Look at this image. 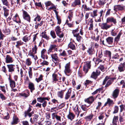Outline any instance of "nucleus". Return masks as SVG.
<instances>
[{"label":"nucleus","mask_w":125,"mask_h":125,"mask_svg":"<svg viewBox=\"0 0 125 125\" xmlns=\"http://www.w3.org/2000/svg\"><path fill=\"white\" fill-rule=\"evenodd\" d=\"M87 52L89 55H92L95 53V51L92 47L89 48L87 51Z\"/></svg>","instance_id":"nucleus-23"},{"label":"nucleus","mask_w":125,"mask_h":125,"mask_svg":"<svg viewBox=\"0 0 125 125\" xmlns=\"http://www.w3.org/2000/svg\"><path fill=\"white\" fill-rule=\"evenodd\" d=\"M63 106H61V105H60L59 106L58 108H56V107H53L51 109L50 112H56L59 109H61L62 107Z\"/></svg>","instance_id":"nucleus-35"},{"label":"nucleus","mask_w":125,"mask_h":125,"mask_svg":"<svg viewBox=\"0 0 125 125\" xmlns=\"http://www.w3.org/2000/svg\"><path fill=\"white\" fill-rule=\"evenodd\" d=\"M50 34L53 38L54 39L56 38V35L54 31H51Z\"/></svg>","instance_id":"nucleus-54"},{"label":"nucleus","mask_w":125,"mask_h":125,"mask_svg":"<svg viewBox=\"0 0 125 125\" xmlns=\"http://www.w3.org/2000/svg\"><path fill=\"white\" fill-rule=\"evenodd\" d=\"M51 56L52 60L54 62H57L58 60V57L57 54L56 53L52 54H51Z\"/></svg>","instance_id":"nucleus-21"},{"label":"nucleus","mask_w":125,"mask_h":125,"mask_svg":"<svg viewBox=\"0 0 125 125\" xmlns=\"http://www.w3.org/2000/svg\"><path fill=\"white\" fill-rule=\"evenodd\" d=\"M30 39V36H24L22 38V40L25 42H27Z\"/></svg>","instance_id":"nucleus-38"},{"label":"nucleus","mask_w":125,"mask_h":125,"mask_svg":"<svg viewBox=\"0 0 125 125\" xmlns=\"http://www.w3.org/2000/svg\"><path fill=\"white\" fill-rule=\"evenodd\" d=\"M107 0H99L98 1L99 4L101 6L103 5Z\"/></svg>","instance_id":"nucleus-41"},{"label":"nucleus","mask_w":125,"mask_h":125,"mask_svg":"<svg viewBox=\"0 0 125 125\" xmlns=\"http://www.w3.org/2000/svg\"><path fill=\"white\" fill-rule=\"evenodd\" d=\"M118 116H115L113 118L112 123H117V122L118 120Z\"/></svg>","instance_id":"nucleus-53"},{"label":"nucleus","mask_w":125,"mask_h":125,"mask_svg":"<svg viewBox=\"0 0 125 125\" xmlns=\"http://www.w3.org/2000/svg\"><path fill=\"white\" fill-rule=\"evenodd\" d=\"M15 29L14 30V33L17 36H18L20 35V33L18 32V30L19 29L18 27H15Z\"/></svg>","instance_id":"nucleus-52"},{"label":"nucleus","mask_w":125,"mask_h":125,"mask_svg":"<svg viewBox=\"0 0 125 125\" xmlns=\"http://www.w3.org/2000/svg\"><path fill=\"white\" fill-rule=\"evenodd\" d=\"M100 69L103 72H104L105 71V68L103 65H100V66L97 68V70H98L99 71H100L99 70Z\"/></svg>","instance_id":"nucleus-51"},{"label":"nucleus","mask_w":125,"mask_h":125,"mask_svg":"<svg viewBox=\"0 0 125 125\" xmlns=\"http://www.w3.org/2000/svg\"><path fill=\"white\" fill-rule=\"evenodd\" d=\"M114 104L113 100H111L110 98H108L107 99V102L104 104V106H106L107 104H108L109 106H111Z\"/></svg>","instance_id":"nucleus-28"},{"label":"nucleus","mask_w":125,"mask_h":125,"mask_svg":"<svg viewBox=\"0 0 125 125\" xmlns=\"http://www.w3.org/2000/svg\"><path fill=\"white\" fill-rule=\"evenodd\" d=\"M52 82L53 83H55L57 81H58L59 80L60 82H61V75L59 73H56L54 72L52 74Z\"/></svg>","instance_id":"nucleus-2"},{"label":"nucleus","mask_w":125,"mask_h":125,"mask_svg":"<svg viewBox=\"0 0 125 125\" xmlns=\"http://www.w3.org/2000/svg\"><path fill=\"white\" fill-rule=\"evenodd\" d=\"M93 22V21L92 19H91L89 22L90 25V27L89 28V30L91 31L93 29L94 27Z\"/></svg>","instance_id":"nucleus-32"},{"label":"nucleus","mask_w":125,"mask_h":125,"mask_svg":"<svg viewBox=\"0 0 125 125\" xmlns=\"http://www.w3.org/2000/svg\"><path fill=\"white\" fill-rule=\"evenodd\" d=\"M119 110V107L117 106H115L114 108V111L113 112L114 114H115L118 112Z\"/></svg>","instance_id":"nucleus-58"},{"label":"nucleus","mask_w":125,"mask_h":125,"mask_svg":"<svg viewBox=\"0 0 125 125\" xmlns=\"http://www.w3.org/2000/svg\"><path fill=\"white\" fill-rule=\"evenodd\" d=\"M120 58V56L117 53L113 55L112 58L114 61H115L117 62V61Z\"/></svg>","instance_id":"nucleus-33"},{"label":"nucleus","mask_w":125,"mask_h":125,"mask_svg":"<svg viewBox=\"0 0 125 125\" xmlns=\"http://www.w3.org/2000/svg\"><path fill=\"white\" fill-rule=\"evenodd\" d=\"M39 115H38L34 114L33 118V120L32 118L30 119V121L32 123L34 122H36L37 123L38 121V117Z\"/></svg>","instance_id":"nucleus-19"},{"label":"nucleus","mask_w":125,"mask_h":125,"mask_svg":"<svg viewBox=\"0 0 125 125\" xmlns=\"http://www.w3.org/2000/svg\"><path fill=\"white\" fill-rule=\"evenodd\" d=\"M71 71L70 69V62H69L66 63L65 66L64 72L67 75V73H70Z\"/></svg>","instance_id":"nucleus-4"},{"label":"nucleus","mask_w":125,"mask_h":125,"mask_svg":"<svg viewBox=\"0 0 125 125\" xmlns=\"http://www.w3.org/2000/svg\"><path fill=\"white\" fill-rule=\"evenodd\" d=\"M100 71H99L98 70H96V72H94L92 73L91 77L95 79H96L97 76L100 74Z\"/></svg>","instance_id":"nucleus-8"},{"label":"nucleus","mask_w":125,"mask_h":125,"mask_svg":"<svg viewBox=\"0 0 125 125\" xmlns=\"http://www.w3.org/2000/svg\"><path fill=\"white\" fill-rule=\"evenodd\" d=\"M50 99V98L42 97H38L37 98V101L41 103H43V102H44V101L46 100H47L48 101Z\"/></svg>","instance_id":"nucleus-20"},{"label":"nucleus","mask_w":125,"mask_h":125,"mask_svg":"<svg viewBox=\"0 0 125 125\" xmlns=\"http://www.w3.org/2000/svg\"><path fill=\"white\" fill-rule=\"evenodd\" d=\"M8 69V72L12 73L14 71V67L15 66L14 65L12 64H8L7 65Z\"/></svg>","instance_id":"nucleus-11"},{"label":"nucleus","mask_w":125,"mask_h":125,"mask_svg":"<svg viewBox=\"0 0 125 125\" xmlns=\"http://www.w3.org/2000/svg\"><path fill=\"white\" fill-rule=\"evenodd\" d=\"M73 110L74 111L76 114L77 115V116L78 117L80 114V112L79 110L78 107H75L73 108Z\"/></svg>","instance_id":"nucleus-40"},{"label":"nucleus","mask_w":125,"mask_h":125,"mask_svg":"<svg viewBox=\"0 0 125 125\" xmlns=\"http://www.w3.org/2000/svg\"><path fill=\"white\" fill-rule=\"evenodd\" d=\"M43 76L42 75H41L38 78H36L35 79L36 81L38 83L42 80Z\"/></svg>","instance_id":"nucleus-61"},{"label":"nucleus","mask_w":125,"mask_h":125,"mask_svg":"<svg viewBox=\"0 0 125 125\" xmlns=\"http://www.w3.org/2000/svg\"><path fill=\"white\" fill-rule=\"evenodd\" d=\"M68 46L72 50H74L75 49V45L72 42H70L68 44Z\"/></svg>","instance_id":"nucleus-48"},{"label":"nucleus","mask_w":125,"mask_h":125,"mask_svg":"<svg viewBox=\"0 0 125 125\" xmlns=\"http://www.w3.org/2000/svg\"><path fill=\"white\" fill-rule=\"evenodd\" d=\"M74 37L76 38L78 42H80L82 39V37L79 34H78Z\"/></svg>","instance_id":"nucleus-57"},{"label":"nucleus","mask_w":125,"mask_h":125,"mask_svg":"<svg viewBox=\"0 0 125 125\" xmlns=\"http://www.w3.org/2000/svg\"><path fill=\"white\" fill-rule=\"evenodd\" d=\"M61 30V29L59 26H57L56 27L55 31L56 34L62 32Z\"/></svg>","instance_id":"nucleus-50"},{"label":"nucleus","mask_w":125,"mask_h":125,"mask_svg":"<svg viewBox=\"0 0 125 125\" xmlns=\"http://www.w3.org/2000/svg\"><path fill=\"white\" fill-rule=\"evenodd\" d=\"M6 63H11L13 62L12 58L9 55H7L6 58Z\"/></svg>","instance_id":"nucleus-26"},{"label":"nucleus","mask_w":125,"mask_h":125,"mask_svg":"<svg viewBox=\"0 0 125 125\" xmlns=\"http://www.w3.org/2000/svg\"><path fill=\"white\" fill-rule=\"evenodd\" d=\"M122 34V32L120 31L117 35V36L115 38V41H118L119 40L120 37Z\"/></svg>","instance_id":"nucleus-43"},{"label":"nucleus","mask_w":125,"mask_h":125,"mask_svg":"<svg viewBox=\"0 0 125 125\" xmlns=\"http://www.w3.org/2000/svg\"><path fill=\"white\" fill-rule=\"evenodd\" d=\"M104 53L106 55L110 57L111 56V52L110 51L106 50L105 51Z\"/></svg>","instance_id":"nucleus-64"},{"label":"nucleus","mask_w":125,"mask_h":125,"mask_svg":"<svg viewBox=\"0 0 125 125\" xmlns=\"http://www.w3.org/2000/svg\"><path fill=\"white\" fill-rule=\"evenodd\" d=\"M19 95L21 96H22L25 98H27L30 95V92L29 91L27 90L24 92L19 93Z\"/></svg>","instance_id":"nucleus-10"},{"label":"nucleus","mask_w":125,"mask_h":125,"mask_svg":"<svg viewBox=\"0 0 125 125\" xmlns=\"http://www.w3.org/2000/svg\"><path fill=\"white\" fill-rule=\"evenodd\" d=\"M119 106L120 108V112H122L123 110H125V105L122 104Z\"/></svg>","instance_id":"nucleus-62"},{"label":"nucleus","mask_w":125,"mask_h":125,"mask_svg":"<svg viewBox=\"0 0 125 125\" xmlns=\"http://www.w3.org/2000/svg\"><path fill=\"white\" fill-rule=\"evenodd\" d=\"M28 73L29 78H32V73L31 67H29L28 71Z\"/></svg>","instance_id":"nucleus-45"},{"label":"nucleus","mask_w":125,"mask_h":125,"mask_svg":"<svg viewBox=\"0 0 125 125\" xmlns=\"http://www.w3.org/2000/svg\"><path fill=\"white\" fill-rule=\"evenodd\" d=\"M42 38L45 39L47 40H48L49 39V37L48 36L46 33V32L44 31L42 33Z\"/></svg>","instance_id":"nucleus-36"},{"label":"nucleus","mask_w":125,"mask_h":125,"mask_svg":"<svg viewBox=\"0 0 125 125\" xmlns=\"http://www.w3.org/2000/svg\"><path fill=\"white\" fill-rule=\"evenodd\" d=\"M61 116L58 115L56 114L55 113H53L52 114V116L53 119H54L55 118L56 119L57 121H61V118L62 116V114H61Z\"/></svg>","instance_id":"nucleus-9"},{"label":"nucleus","mask_w":125,"mask_h":125,"mask_svg":"<svg viewBox=\"0 0 125 125\" xmlns=\"http://www.w3.org/2000/svg\"><path fill=\"white\" fill-rule=\"evenodd\" d=\"M94 101V99L93 97L91 96L84 100L85 102L88 104H92Z\"/></svg>","instance_id":"nucleus-13"},{"label":"nucleus","mask_w":125,"mask_h":125,"mask_svg":"<svg viewBox=\"0 0 125 125\" xmlns=\"http://www.w3.org/2000/svg\"><path fill=\"white\" fill-rule=\"evenodd\" d=\"M86 104H84V105H82L81 106V109L83 111H86L85 112L86 113V112L87 110V109L86 107Z\"/></svg>","instance_id":"nucleus-63"},{"label":"nucleus","mask_w":125,"mask_h":125,"mask_svg":"<svg viewBox=\"0 0 125 125\" xmlns=\"http://www.w3.org/2000/svg\"><path fill=\"white\" fill-rule=\"evenodd\" d=\"M79 31V29L78 28L73 30L72 31V33L73 34L74 36L78 34H79V33H78Z\"/></svg>","instance_id":"nucleus-49"},{"label":"nucleus","mask_w":125,"mask_h":125,"mask_svg":"<svg viewBox=\"0 0 125 125\" xmlns=\"http://www.w3.org/2000/svg\"><path fill=\"white\" fill-rule=\"evenodd\" d=\"M23 17V19L30 22L31 17L30 15L26 11L22 10Z\"/></svg>","instance_id":"nucleus-3"},{"label":"nucleus","mask_w":125,"mask_h":125,"mask_svg":"<svg viewBox=\"0 0 125 125\" xmlns=\"http://www.w3.org/2000/svg\"><path fill=\"white\" fill-rule=\"evenodd\" d=\"M32 63V62L30 58H27L26 59L25 61V63L28 66L30 65Z\"/></svg>","instance_id":"nucleus-39"},{"label":"nucleus","mask_w":125,"mask_h":125,"mask_svg":"<svg viewBox=\"0 0 125 125\" xmlns=\"http://www.w3.org/2000/svg\"><path fill=\"white\" fill-rule=\"evenodd\" d=\"M10 31L9 29H6L3 31V32L6 35H8L10 33Z\"/></svg>","instance_id":"nucleus-59"},{"label":"nucleus","mask_w":125,"mask_h":125,"mask_svg":"<svg viewBox=\"0 0 125 125\" xmlns=\"http://www.w3.org/2000/svg\"><path fill=\"white\" fill-rule=\"evenodd\" d=\"M46 7H47L53 5V3L50 1H48L45 3Z\"/></svg>","instance_id":"nucleus-55"},{"label":"nucleus","mask_w":125,"mask_h":125,"mask_svg":"<svg viewBox=\"0 0 125 125\" xmlns=\"http://www.w3.org/2000/svg\"><path fill=\"white\" fill-rule=\"evenodd\" d=\"M59 55L63 57H66L68 55L66 52L64 50L62 52H60Z\"/></svg>","instance_id":"nucleus-60"},{"label":"nucleus","mask_w":125,"mask_h":125,"mask_svg":"<svg viewBox=\"0 0 125 125\" xmlns=\"http://www.w3.org/2000/svg\"><path fill=\"white\" fill-rule=\"evenodd\" d=\"M125 9V7L120 5L115 6L114 7V10L115 11L122 10Z\"/></svg>","instance_id":"nucleus-15"},{"label":"nucleus","mask_w":125,"mask_h":125,"mask_svg":"<svg viewBox=\"0 0 125 125\" xmlns=\"http://www.w3.org/2000/svg\"><path fill=\"white\" fill-rule=\"evenodd\" d=\"M57 36H58L60 39L57 38V39H56L54 41V43H56L57 41V40L59 42H61L62 40V38H63L64 36V34L63 32H61L57 34Z\"/></svg>","instance_id":"nucleus-12"},{"label":"nucleus","mask_w":125,"mask_h":125,"mask_svg":"<svg viewBox=\"0 0 125 125\" xmlns=\"http://www.w3.org/2000/svg\"><path fill=\"white\" fill-rule=\"evenodd\" d=\"M93 116L94 115L93 114H91L85 117V118L87 121H90L92 118Z\"/></svg>","instance_id":"nucleus-42"},{"label":"nucleus","mask_w":125,"mask_h":125,"mask_svg":"<svg viewBox=\"0 0 125 125\" xmlns=\"http://www.w3.org/2000/svg\"><path fill=\"white\" fill-rule=\"evenodd\" d=\"M33 112L31 113L25 112V116L26 117L27 116H28L29 117H31L32 115L33 114Z\"/></svg>","instance_id":"nucleus-56"},{"label":"nucleus","mask_w":125,"mask_h":125,"mask_svg":"<svg viewBox=\"0 0 125 125\" xmlns=\"http://www.w3.org/2000/svg\"><path fill=\"white\" fill-rule=\"evenodd\" d=\"M97 10H94L93 13H91V16L93 18L96 16L97 15Z\"/></svg>","instance_id":"nucleus-46"},{"label":"nucleus","mask_w":125,"mask_h":125,"mask_svg":"<svg viewBox=\"0 0 125 125\" xmlns=\"http://www.w3.org/2000/svg\"><path fill=\"white\" fill-rule=\"evenodd\" d=\"M116 79V78L115 77L110 78V77L107 76L105 77L104 80L103 84V85L105 84L106 83V81L109 79L108 81L106 84L105 86V88H106L111 85L113 82L114 80Z\"/></svg>","instance_id":"nucleus-1"},{"label":"nucleus","mask_w":125,"mask_h":125,"mask_svg":"<svg viewBox=\"0 0 125 125\" xmlns=\"http://www.w3.org/2000/svg\"><path fill=\"white\" fill-rule=\"evenodd\" d=\"M13 121L11 122V125H15L18 123V119L17 117L15 116H14L13 118Z\"/></svg>","instance_id":"nucleus-29"},{"label":"nucleus","mask_w":125,"mask_h":125,"mask_svg":"<svg viewBox=\"0 0 125 125\" xmlns=\"http://www.w3.org/2000/svg\"><path fill=\"white\" fill-rule=\"evenodd\" d=\"M56 47V45L55 44H51L50 45L49 49L47 51V53L50 54L51 52H53V50Z\"/></svg>","instance_id":"nucleus-17"},{"label":"nucleus","mask_w":125,"mask_h":125,"mask_svg":"<svg viewBox=\"0 0 125 125\" xmlns=\"http://www.w3.org/2000/svg\"><path fill=\"white\" fill-rule=\"evenodd\" d=\"M29 88L31 92V93L35 89L34 84L31 82H30L28 84Z\"/></svg>","instance_id":"nucleus-22"},{"label":"nucleus","mask_w":125,"mask_h":125,"mask_svg":"<svg viewBox=\"0 0 125 125\" xmlns=\"http://www.w3.org/2000/svg\"><path fill=\"white\" fill-rule=\"evenodd\" d=\"M107 23L106 22L102 23L100 25L101 29L103 30H107L112 25H108Z\"/></svg>","instance_id":"nucleus-6"},{"label":"nucleus","mask_w":125,"mask_h":125,"mask_svg":"<svg viewBox=\"0 0 125 125\" xmlns=\"http://www.w3.org/2000/svg\"><path fill=\"white\" fill-rule=\"evenodd\" d=\"M10 76L9 75V80L10 82V87L11 88L14 87L15 86V81L10 79Z\"/></svg>","instance_id":"nucleus-27"},{"label":"nucleus","mask_w":125,"mask_h":125,"mask_svg":"<svg viewBox=\"0 0 125 125\" xmlns=\"http://www.w3.org/2000/svg\"><path fill=\"white\" fill-rule=\"evenodd\" d=\"M80 5H81L80 0H75L72 3V6L73 7H74L77 5L79 6Z\"/></svg>","instance_id":"nucleus-30"},{"label":"nucleus","mask_w":125,"mask_h":125,"mask_svg":"<svg viewBox=\"0 0 125 125\" xmlns=\"http://www.w3.org/2000/svg\"><path fill=\"white\" fill-rule=\"evenodd\" d=\"M71 89L70 88L65 95L64 98L65 100H68L70 97L71 95Z\"/></svg>","instance_id":"nucleus-18"},{"label":"nucleus","mask_w":125,"mask_h":125,"mask_svg":"<svg viewBox=\"0 0 125 125\" xmlns=\"http://www.w3.org/2000/svg\"><path fill=\"white\" fill-rule=\"evenodd\" d=\"M118 70L120 72H123L125 70V62L121 63L118 67Z\"/></svg>","instance_id":"nucleus-5"},{"label":"nucleus","mask_w":125,"mask_h":125,"mask_svg":"<svg viewBox=\"0 0 125 125\" xmlns=\"http://www.w3.org/2000/svg\"><path fill=\"white\" fill-rule=\"evenodd\" d=\"M90 65L89 64H87L84 65L83 67V71L86 73L88 71V70L90 68Z\"/></svg>","instance_id":"nucleus-25"},{"label":"nucleus","mask_w":125,"mask_h":125,"mask_svg":"<svg viewBox=\"0 0 125 125\" xmlns=\"http://www.w3.org/2000/svg\"><path fill=\"white\" fill-rule=\"evenodd\" d=\"M46 51V50L45 49H43L41 51V58L44 60L47 59L48 58L47 55L45 54V52Z\"/></svg>","instance_id":"nucleus-16"},{"label":"nucleus","mask_w":125,"mask_h":125,"mask_svg":"<svg viewBox=\"0 0 125 125\" xmlns=\"http://www.w3.org/2000/svg\"><path fill=\"white\" fill-rule=\"evenodd\" d=\"M1 1L3 4L7 6H9V3L7 0H1Z\"/></svg>","instance_id":"nucleus-44"},{"label":"nucleus","mask_w":125,"mask_h":125,"mask_svg":"<svg viewBox=\"0 0 125 125\" xmlns=\"http://www.w3.org/2000/svg\"><path fill=\"white\" fill-rule=\"evenodd\" d=\"M64 91V90H62L58 91L57 93V95L58 96L61 98H62L63 97Z\"/></svg>","instance_id":"nucleus-31"},{"label":"nucleus","mask_w":125,"mask_h":125,"mask_svg":"<svg viewBox=\"0 0 125 125\" xmlns=\"http://www.w3.org/2000/svg\"><path fill=\"white\" fill-rule=\"evenodd\" d=\"M67 117L69 119L72 121L74 118L75 117V115L72 113L69 112Z\"/></svg>","instance_id":"nucleus-34"},{"label":"nucleus","mask_w":125,"mask_h":125,"mask_svg":"<svg viewBox=\"0 0 125 125\" xmlns=\"http://www.w3.org/2000/svg\"><path fill=\"white\" fill-rule=\"evenodd\" d=\"M106 22L107 23H109L110 22H113L115 24H116L117 22L116 19L112 17L108 18L106 19Z\"/></svg>","instance_id":"nucleus-14"},{"label":"nucleus","mask_w":125,"mask_h":125,"mask_svg":"<svg viewBox=\"0 0 125 125\" xmlns=\"http://www.w3.org/2000/svg\"><path fill=\"white\" fill-rule=\"evenodd\" d=\"M106 43L108 44H112L113 42V38L109 37L106 39Z\"/></svg>","instance_id":"nucleus-24"},{"label":"nucleus","mask_w":125,"mask_h":125,"mask_svg":"<svg viewBox=\"0 0 125 125\" xmlns=\"http://www.w3.org/2000/svg\"><path fill=\"white\" fill-rule=\"evenodd\" d=\"M119 92V90L118 89H115L113 92L112 96L114 99L116 98L118 96Z\"/></svg>","instance_id":"nucleus-7"},{"label":"nucleus","mask_w":125,"mask_h":125,"mask_svg":"<svg viewBox=\"0 0 125 125\" xmlns=\"http://www.w3.org/2000/svg\"><path fill=\"white\" fill-rule=\"evenodd\" d=\"M17 44L16 45V46L17 48L18 47L21 45L23 44V42L21 41H17L16 42Z\"/></svg>","instance_id":"nucleus-47"},{"label":"nucleus","mask_w":125,"mask_h":125,"mask_svg":"<svg viewBox=\"0 0 125 125\" xmlns=\"http://www.w3.org/2000/svg\"><path fill=\"white\" fill-rule=\"evenodd\" d=\"M3 8L4 11V16L6 17V18L7 16L9 14L8 12L9 10L7 9L5 7H3Z\"/></svg>","instance_id":"nucleus-37"}]
</instances>
